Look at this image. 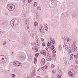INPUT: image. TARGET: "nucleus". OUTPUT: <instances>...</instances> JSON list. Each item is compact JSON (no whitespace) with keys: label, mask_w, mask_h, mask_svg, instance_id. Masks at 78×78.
<instances>
[{"label":"nucleus","mask_w":78,"mask_h":78,"mask_svg":"<svg viewBox=\"0 0 78 78\" xmlns=\"http://www.w3.org/2000/svg\"><path fill=\"white\" fill-rule=\"evenodd\" d=\"M35 44L34 45H35L36 44H37V46L33 47L32 49L33 50H35V52H37L38 51L37 47H38V46H39V39L38 38H35Z\"/></svg>","instance_id":"1"},{"label":"nucleus","mask_w":78,"mask_h":78,"mask_svg":"<svg viewBox=\"0 0 78 78\" xmlns=\"http://www.w3.org/2000/svg\"><path fill=\"white\" fill-rule=\"evenodd\" d=\"M3 56H5L3 55H0V62L1 63L3 64L4 65H5V64L7 62V58L5 57V59L3 58Z\"/></svg>","instance_id":"2"},{"label":"nucleus","mask_w":78,"mask_h":78,"mask_svg":"<svg viewBox=\"0 0 78 78\" xmlns=\"http://www.w3.org/2000/svg\"><path fill=\"white\" fill-rule=\"evenodd\" d=\"M7 8L9 11H12L14 10V5L12 4H9L7 5Z\"/></svg>","instance_id":"3"},{"label":"nucleus","mask_w":78,"mask_h":78,"mask_svg":"<svg viewBox=\"0 0 78 78\" xmlns=\"http://www.w3.org/2000/svg\"><path fill=\"white\" fill-rule=\"evenodd\" d=\"M63 48L65 50H68L69 53L72 52V50L71 48L68 47V45H63Z\"/></svg>","instance_id":"4"},{"label":"nucleus","mask_w":78,"mask_h":78,"mask_svg":"<svg viewBox=\"0 0 78 78\" xmlns=\"http://www.w3.org/2000/svg\"><path fill=\"white\" fill-rule=\"evenodd\" d=\"M10 25L12 27H15L16 26V21L14 20H12L10 22Z\"/></svg>","instance_id":"5"},{"label":"nucleus","mask_w":78,"mask_h":78,"mask_svg":"<svg viewBox=\"0 0 78 78\" xmlns=\"http://www.w3.org/2000/svg\"><path fill=\"white\" fill-rule=\"evenodd\" d=\"M46 59L48 61H51V57L50 56V55L49 54H48L46 58Z\"/></svg>","instance_id":"6"},{"label":"nucleus","mask_w":78,"mask_h":78,"mask_svg":"<svg viewBox=\"0 0 78 78\" xmlns=\"http://www.w3.org/2000/svg\"><path fill=\"white\" fill-rule=\"evenodd\" d=\"M26 23L25 24V27L26 28L28 29L29 28V26H28V25L29 24V23H28V20H27L26 21Z\"/></svg>","instance_id":"7"},{"label":"nucleus","mask_w":78,"mask_h":78,"mask_svg":"<svg viewBox=\"0 0 78 78\" xmlns=\"http://www.w3.org/2000/svg\"><path fill=\"white\" fill-rule=\"evenodd\" d=\"M40 32L41 33H43L44 32V28L42 26H41L40 27Z\"/></svg>","instance_id":"8"},{"label":"nucleus","mask_w":78,"mask_h":78,"mask_svg":"<svg viewBox=\"0 0 78 78\" xmlns=\"http://www.w3.org/2000/svg\"><path fill=\"white\" fill-rule=\"evenodd\" d=\"M68 16H69V14L67 12H66L65 13H64L62 15L63 18H64V19L66 18V17Z\"/></svg>","instance_id":"9"},{"label":"nucleus","mask_w":78,"mask_h":78,"mask_svg":"<svg viewBox=\"0 0 78 78\" xmlns=\"http://www.w3.org/2000/svg\"><path fill=\"white\" fill-rule=\"evenodd\" d=\"M64 62L66 65H67V64H69V60H68V59L66 58L65 60L64 61Z\"/></svg>","instance_id":"10"},{"label":"nucleus","mask_w":78,"mask_h":78,"mask_svg":"<svg viewBox=\"0 0 78 78\" xmlns=\"http://www.w3.org/2000/svg\"><path fill=\"white\" fill-rule=\"evenodd\" d=\"M1 25L3 27H6V23L5 22H3L1 24Z\"/></svg>","instance_id":"11"},{"label":"nucleus","mask_w":78,"mask_h":78,"mask_svg":"<svg viewBox=\"0 0 78 78\" xmlns=\"http://www.w3.org/2000/svg\"><path fill=\"white\" fill-rule=\"evenodd\" d=\"M13 64L14 66H18V64H19V62L17 61H14Z\"/></svg>","instance_id":"12"},{"label":"nucleus","mask_w":78,"mask_h":78,"mask_svg":"<svg viewBox=\"0 0 78 78\" xmlns=\"http://www.w3.org/2000/svg\"><path fill=\"white\" fill-rule=\"evenodd\" d=\"M71 15L73 17H76L77 16V15L76 13H74L73 12L71 13Z\"/></svg>","instance_id":"13"},{"label":"nucleus","mask_w":78,"mask_h":78,"mask_svg":"<svg viewBox=\"0 0 78 78\" xmlns=\"http://www.w3.org/2000/svg\"><path fill=\"white\" fill-rule=\"evenodd\" d=\"M73 49V50L74 52H78L77 51V48H72Z\"/></svg>","instance_id":"14"},{"label":"nucleus","mask_w":78,"mask_h":78,"mask_svg":"<svg viewBox=\"0 0 78 78\" xmlns=\"http://www.w3.org/2000/svg\"><path fill=\"white\" fill-rule=\"evenodd\" d=\"M48 65L45 66H43L41 68V69L42 70H43V69H48V67L47 66Z\"/></svg>","instance_id":"15"},{"label":"nucleus","mask_w":78,"mask_h":78,"mask_svg":"<svg viewBox=\"0 0 78 78\" xmlns=\"http://www.w3.org/2000/svg\"><path fill=\"white\" fill-rule=\"evenodd\" d=\"M58 48L60 51L62 50V48L61 47V45L58 46Z\"/></svg>","instance_id":"16"},{"label":"nucleus","mask_w":78,"mask_h":78,"mask_svg":"<svg viewBox=\"0 0 78 78\" xmlns=\"http://www.w3.org/2000/svg\"><path fill=\"white\" fill-rule=\"evenodd\" d=\"M34 64H36L37 63V59L36 58H34Z\"/></svg>","instance_id":"17"},{"label":"nucleus","mask_w":78,"mask_h":78,"mask_svg":"<svg viewBox=\"0 0 78 78\" xmlns=\"http://www.w3.org/2000/svg\"><path fill=\"white\" fill-rule=\"evenodd\" d=\"M37 6V2L34 3V6Z\"/></svg>","instance_id":"18"},{"label":"nucleus","mask_w":78,"mask_h":78,"mask_svg":"<svg viewBox=\"0 0 78 78\" xmlns=\"http://www.w3.org/2000/svg\"><path fill=\"white\" fill-rule=\"evenodd\" d=\"M68 75H69L70 76H72V75H73L72 72H71V71L68 72Z\"/></svg>","instance_id":"19"},{"label":"nucleus","mask_w":78,"mask_h":78,"mask_svg":"<svg viewBox=\"0 0 78 78\" xmlns=\"http://www.w3.org/2000/svg\"><path fill=\"white\" fill-rule=\"evenodd\" d=\"M51 42H50V43L48 42L47 45V47H49V46H50V45H51Z\"/></svg>","instance_id":"20"},{"label":"nucleus","mask_w":78,"mask_h":78,"mask_svg":"<svg viewBox=\"0 0 78 78\" xmlns=\"http://www.w3.org/2000/svg\"><path fill=\"white\" fill-rule=\"evenodd\" d=\"M34 26L36 27V26H37V25H38V23L37 21H35L34 23Z\"/></svg>","instance_id":"21"},{"label":"nucleus","mask_w":78,"mask_h":78,"mask_svg":"<svg viewBox=\"0 0 78 78\" xmlns=\"http://www.w3.org/2000/svg\"><path fill=\"white\" fill-rule=\"evenodd\" d=\"M37 10H39V11H41V7L39 6H38L37 7Z\"/></svg>","instance_id":"22"},{"label":"nucleus","mask_w":78,"mask_h":78,"mask_svg":"<svg viewBox=\"0 0 78 78\" xmlns=\"http://www.w3.org/2000/svg\"><path fill=\"white\" fill-rule=\"evenodd\" d=\"M18 66H22V63H19V62H18Z\"/></svg>","instance_id":"23"},{"label":"nucleus","mask_w":78,"mask_h":78,"mask_svg":"<svg viewBox=\"0 0 78 78\" xmlns=\"http://www.w3.org/2000/svg\"><path fill=\"white\" fill-rule=\"evenodd\" d=\"M72 48H77L75 46V43H74L72 45Z\"/></svg>","instance_id":"24"},{"label":"nucleus","mask_w":78,"mask_h":78,"mask_svg":"<svg viewBox=\"0 0 78 78\" xmlns=\"http://www.w3.org/2000/svg\"><path fill=\"white\" fill-rule=\"evenodd\" d=\"M74 57L75 58H76V59H77L78 58V55H75Z\"/></svg>","instance_id":"25"},{"label":"nucleus","mask_w":78,"mask_h":78,"mask_svg":"<svg viewBox=\"0 0 78 78\" xmlns=\"http://www.w3.org/2000/svg\"><path fill=\"white\" fill-rule=\"evenodd\" d=\"M12 77L14 78L15 77H16V75L14 74H12Z\"/></svg>","instance_id":"26"},{"label":"nucleus","mask_w":78,"mask_h":78,"mask_svg":"<svg viewBox=\"0 0 78 78\" xmlns=\"http://www.w3.org/2000/svg\"><path fill=\"white\" fill-rule=\"evenodd\" d=\"M74 56V54L72 53L70 55V57H71L72 58H73Z\"/></svg>","instance_id":"27"},{"label":"nucleus","mask_w":78,"mask_h":78,"mask_svg":"<svg viewBox=\"0 0 78 78\" xmlns=\"http://www.w3.org/2000/svg\"><path fill=\"white\" fill-rule=\"evenodd\" d=\"M51 69H53V68H54V67H55V66H54L53 64H52L51 65Z\"/></svg>","instance_id":"28"},{"label":"nucleus","mask_w":78,"mask_h":78,"mask_svg":"<svg viewBox=\"0 0 78 78\" xmlns=\"http://www.w3.org/2000/svg\"><path fill=\"white\" fill-rule=\"evenodd\" d=\"M35 56L36 58H37L38 57V56L39 55V53H36L35 54Z\"/></svg>","instance_id":"29"},{"label":"nucleus","mask_w":78,"mask_h":78,"mask_svg":"<svg viewBox=\"0 0 78 78\" xmlns=\"http://www.w3.org/2000/svg\"><path fill=\"white\" fill-rule=\"evenodd\" d=\"M41 65H44L45 64V62H41Z\"/></svg>","instance_id":"30"},{"label":"nucleus","mask_w":78,"mask_h":78,"mask_svg":"<svg viewBox=\"0 0 78 78\" xmlns=\"http://www.w3.org/2000/svg\"><path fill=\"white\" fill-rule=\"evenodd\" d=\"M44 27L45 28H46L47 27V24H44Z\"/></svg>","instance_id":"31"},{"label":"nucleus","mask_w":78,"mask_h":78,"mask_svg":"<svg viewBox=\"0 0 78 78\" xmlns=\"http://www.w3.org/2000/svg\"><path fill=\"white\" fill-rule=\"evenodd\" d=\"M43 54L44 56H45H45H46V52L45 51H44V52H43Z\"/></svg>","instance_id":"32"},{"label":"nucleus","mask_w":78,"mask_h":78,"mask_svg":"<svg viewBox=\"0 0 78 78\" xmlns=\"http://www.w3.org/2000/svg\"><path fill=\"white\" fill-rule=\"evenodd\" d=\"M32 0H28L27 2L28 3H31V2H32Z\"/></svg>","instance_id":"33"},{"label":"nucleus","mask_w":78,"mask_h":78,"mask_svg":"<svg viewBox=\"0 0 78 78\" xmlns=\"http://www.w3.org/2000/svg\"><path fill=\"white\" fill-rule=\"evenodd\" d=\"M55 48V46H53L51 48V50H54Z\"/></svg>","instance_id":"34"},{"label":"nucleus","mask_w":78,"mask_h":78,"mask_svg":"<svg viewBox=\"0 0 78 78\" xmlns=\"http://www.w3.org/2000/svg\"><path fill=\"white\" fill-rule=\"evenodd\" d=\"M52 41V44H55V43H56V42H55V41H54L53 40Z\"/></svg>","instance_id":"35"},{"label":"nucleus","mask_w":78,"mask_h":78,"mask_svg":"<svg viewBox=\"0 0 78 78\" xmlns=\"http://www.w3.org/2000/svg\"><path fill=\"white\" fill-rule=\"evenodd\" d=\"M41 62H45V59L43 58L41 59Z\"/></svg>","instance_id":"36"},{"label":"nucleus","mask_w":78,"mask_h":78,"mask_svg":"<svg viewBox=\"0 0 78 78\" xmlns=\"http://www.w3.org/2000/svg\"><path fill=\"white\" fill-rule=\"evenodd\" d=\"M0 34H1V36H2V35H3V32L1 31L0 32Z\"/></svg>","instance_id":"37"},{"label":"nucleus","mask_w":78,"mask_h":78,"mask_svg":"<svg viewBox=\"0 0 78 78\" xmlns=\"http://www.w3.org/2000/svg\"><path fill=\"white\" fill-rule=\"evenodd\" d=\"M59 73H60V74H61V75H62V71L60 70L59 71Z\"/></svg>","instance_id":"38"},{"label":"nucleus","mask_w":78,"mask_h":78,"mask_svg":"<svg viewBox=\"0 0 78 78\" xmlns=\"http://www.w3.org/2000/svg\"><path fill=\"white\" fill-rule=\"evenodd\" d=\"M52 52L53 53H56V50H53V51H52Z\"/></svg>","instance_id":"39"},{"label":"nucleus","mask_w":78,"mask_h":78,"mask_svg":"<svg viewBox=\"0 0 78 78\" xmlns=\"http://www.w3.org/2000/svg\"><path fill=\"white\" fill-rule=\"evenodd\" d=\"M45 43H42V45H43V46L44 47V46H45Z\"/></svg>","instance_id":"40"},{"label":"nucleus","mask_w":78,"mask_h":78,"mask_svg":"<svg viewBox=\"0 0 78 78\" xmlns=\"http://www.w3.org/2000/svg\"><path fill=\"white\" fill-rule=\"evenodd\" d=\"M55 1L56 0H51V2H52V3L55 2Z\"/></svg>","instance_id":"41"},{"label":"nucleus","mask_w":78,"mask_h":78,"mask_svg":"<svg viewBox=\"0 0 78 78\" xmlns=\"http://www.w3.org/2000/svg\"><path fill=\"white\" fill-rule=\"evenodd\" d=\"M52 72H53V73H55L56 72V70H53L52 71Z\"/></svg>","instance_id":"42"},{"label":"nucleus","mask_w":78,"mask_h":78,"mask_svg":"<svg viewBox=\"0 0 78 78\" xmlns=\"http://www.w3.org/2000/svg\"><path fill=\"white\" fill-rule=\"evenodd\" d=\"M44 51H41V54H43V53H44Z\"/></svg>","instance_id":"43"},{"label":"nucleus","mask_w":78,"mask_h":78,"mask_svg":"<svg viewBox=\"0 0 78 78\" xmlns=\"http://www.w3.org/2000/svg\"><path fill=\"white\" fill-rule=\"evenodd\" d=\"M67 42H69V41H71V40L70 41V40H69V37L67 38Z\"/></svg>","instance_id":"44"},{"label":"nucleus","mask_w":78,"mask_h":78,"mask_svg":"<svg viewBox=\"0 0 78 78\" xmlns=\"http://www.w3.org/2000/svg\"><path fill=\"white\" fill-rule=\"evenodd\" d=\"M6 44V41L4 42V44H3V45H5Z\"/></svg>","instance_id":"45"},{"label":"nucleus","mask_w":78,"mask_h":78,"mask_svg":"<svg viewBox=\"0 0 78 78\" xmlns=\"http://www.w3.org/2000/svg\"><path fill=\"white\" fill-rule=\"evenodd\" d=\"M21 58V59H25V57H22Z\"/></svg>","instance_id":"46"},{"label":"nucleus","mask_w":78,"mask_h":78,"mask_svg":"<svg viewBox=\"0 0 78 78\" xmlns=\"http://www.w3.org/2000/svg\"><path fill=\"white\" fill-rule=\"evenodd\" d=\"M73 59V57H70V60L71 61H72Z\"/></svg>","instance_id":"47"},{"label":"nucleus","mask_w":78,"mask_h":78,"mask_svg":"<svg viewBox=\"0 0 78 78\" xmlns=\"http://www.w3.org/2000/svg\"><path fill=\"white\" fill-rule=\"evenodd\" d=\"M46 31H48V29L47 28V27H46V28H45Z\"/></svg>","instance_id":"48"},{"label":"nucleus","mask_w":78,"mask_h":78,"mask_svg":"<svg viewBox=\"0 0 78 78\" xmlns=\"http://www.w3.org/2000/svg\"><path fill=\"white\" fill-rule=\"evenodd\" d=\"M28 58V59H32V57H30L29 56Z\"/></svg>","instance_id":"49"},{"label":"nucleus","mask_w":78,"mask_h":78,"mask_svg":"<svg viewBox=\"0 0 78 78\" xmlns=\"http://www.w3.org/2000/svg\"><path fill=\"white\" fill-rule=\"evenodd\" d=\"M36 78H41V77L40 76H37L36 77Z\"/></svg>","instance_id":"50"},{"label":"nucleus","mask_w":78,"mask_h":78,"mask_svg":"<svg viewBox=\"0 0 78 78\" xmlns=\"http://www.w3.org/2000/svg\"><path fill=\"white\" fill-rule=\"evenodd\" d=\"M5 1V0H1V1L2 2H4Z\"/></svg>","instance_id":"51"},{"label":"nucleus","mask_w":78,"mask_h":78,"mask_svg":"<svg viewBox=\"0 0 78 78\" xmlns=\"http://www.w3.org/2000/svg\"><path fill=\"white\" fill-rule=\"evenodd\" d=\"M56 56V54H54L53 55V57H55V56Z\"/></svg>","instance_id":"52"},{"label":"nucleus","mask_w":78,"mask_h":78,"mask_svg":"<svg viewBox=\"0 0 78 78\" xmlns=\"http://www.w3.org/2000/svg\"><path fill=\"white\" fill-rule=\"evenodd\" d=\"M66 42H64V45H66Z\"/></svg>","instance_id":"53"},{"label":"nucleus","mask_w":78,"mask_h":78,"mask_svg":"<svg viewBox=\"0 0 78 78\" xmlns=\"http://www.w3.org/2000/svg\"><path fill=\"white\" fill-rule=\"evenodd\" d=\"M11 54L12 55H13V54H14V52H11Z\"/></svg>","instance_id":"54"},{"label":"nucleus","mask_w":78,"mask_h":78,"mask_svg":"<svg viewBox=\"0 0 78 78\" xmlns=\"http://www.w3.org/2000/svg\"><path fill=\"white\" fill-rule=\"evenodd\" d=\"M5 15H8V12H5Z\"/></svg>","instance_id":"55"},{"label":"nucleus","mask_w":78,"mask_h":78,"mask_svg":"<svg viewBox=\"0 0 78 78\" xmlns=\"http://www.w3.org/2000/svg\"><path fill=\"white\" fill-rule=\"evenodd\" d=\"M59 78H61V76L60 75H58Z\"/></svg>","instance_id":"56"},{"label":"nucleus","mask_w":78,"mask_h":78,"mask_svg":"<svg viewBox=\"0 0 78 78\" xmlns=\"http://www.w3.org/2000/svg\"><path fill=\"white\" fill-rule=\"evenodd\" d=\"M41 41H44V39L43 38H41Z\"/></svg>","instance_id":"57"},{"label":"nucleus","mask_w":78,"mask_h":78,"mask_svg":"<svg viewBox=\"0 0 78 78\" xmlns=\"http://www.w3.org/2000/svg\"><path fill=\"white\" fill-rule=\"evenodd\" d=\"M40 70V69H39L38 70H37V71H39Z\"/></svg>","instance_id":"58"},{"label":"nucleus","mask_w":78,"mask_h":78,"mask_svg":"<svg viewBox=\"0 0 78 78\" xmlns=\"http://www.w3.org/2000/svg\"><path fill=\"white\" fill-rule=\"evenodd\" d=\"M76 62H78V61H77V60H76Z\"/></svg>","instance_id":"59"},{"label":"nucleus","mask_w":78,"mask_h":78,"mask_svg":"<svg viewBox=\"0 0 78 78\" xmlns=\"http://www.w3.org/2000/svg\"><path fill=\"white\" fill-rule=\"evenodd\" d=\"M37 16H38V15H37L36 18H37Z\"/></svg>","instance_id":"60"},{"label":"nucleus","mask_w":78,"mask_h":78,"mask_svg":"<svg viewBox=\"0 0 78 78\" xmlns=\"http://www.w3.org/2000/svg\"><path fill=\"white\" fill-rule=\"evenodd\" d=\"M39 14V13H38V12H37L36 13V14Z\"/></svg>","instance_id":"61"},{"label":"nucleus","mask_w":78,"mask_h":78,"mask_svg":"<svg viewBox=\"0 0 78 78\" xmlns=\"http://www.w3.org/2000/svg\"><path fill=\"white\" fill-rule=\"evenodd\" d=\"M72 67H73V65L71 66Z\"/></svg>","instance_id":"62"},{"label":"nucleus","mask_w":78,"mask_h":78,"mask_svg":"<svg viewBox=\"0 0 78 78\" xmlns=\"http://www.w3.org/2000/svg\"><path fill=\"white\" fill-rule=\"evenodd\" d=\"M76 55H77V56H78V53H77L76 54Z\"/></svg>","instance_id":"63"},{"label":"nucleus","mask_w":78,"mask_h":78,"mask_svg":"<svg viewBox=\"0 0 78 78\" xmlns=\"http://www.w3.org/2000/svg\"><path fill=\"white\" fill-rule=\"evenodd\" d=\"M46 50H48V48H46Z\"/></svg>","instance_id":"64"}]
</instances>
